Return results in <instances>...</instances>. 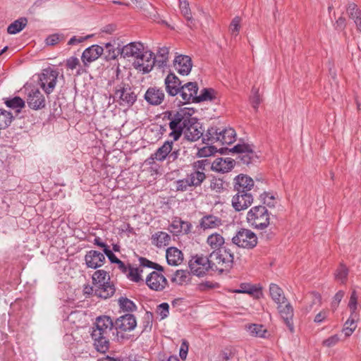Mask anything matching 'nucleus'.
I'll list each match as a JSON object with an SVG mask.
<instances>
[{
	"label": "nucleus",
	"instance_id": "obj_1",
	"mask_svg": "<svg viewBox=\"0 0 361 361\" xmlns=\"http://www.w3.org/2000/svg\"><path fill=\"white\" fill-rule=\"evenodd\" d=\"M210 163L207 159H201L194 161L191 164L192 170L188 173L185 178L177 180L175 184L176 191L185 192L192 190V189L200 187L202 183L206 180L205 174L206 167Z\"/></svg>",
	"mask_w": 361,
	"mask_h": 361
},
{
	"label": "nucleus",
	"instance_id": "obj_2",
	"mask_svg": "<svg viewBox=\"0 0 361 361\" xmlns=\"http://www.w3.org/2000/svg\"><path fill=\"white\" fill-rule=\"evenodd\" d=\"M113 326L111 317H97L91 335L94 340V345L98 352L104 353L108 350L109 341L106 335L112 329Z\"/></svg>",
	"mask_w": 361,
	"mask_h": 361
},
{
	"label": "nucleus",
	"instance_id": "obj_3",
	"mask_svg": "<svg viewBox=\"0 0 361 361\" xmlns=\"http://www.w3.org/2000/svg\"><path fill=\"white\" fill-rule=\"evenodd\" d=\"M222 250H214L208 256L210 272L222 274L228 272L233 267L234 255L231 248L226 246Z\"/></svg>",
	"mask_w": 361,
	"mask_h": 361
},
{
	"label": "nucleus",
	"instance_id": "obj_4",
	"mask_svg": "<svg viewBox=\"0 0 361 361\" xmlns=\"http://www.w3.org/2000/svg\"><path fill=\"white\" fill-rule=\"evenodd\" d=\"M92 280L95 287L94 294L97 297L107 299L115 293V286L110 281V276L106 271L102 269L95 271Z\"/></svg>",
	"mask_w": 361,
	"mask_h": 361
},
{
	"label": "nucleus",
	"instance_id": "obj_5",
	"mask_svg": "<svg viewBox=\"0 0 361 361\" xmlns=\"http://www.w3.org/2000/svg\"><path fill=\"white\" fill-rule=\"evenodd\" d=\"M246 219L252 228L264 230L270 224V213L264 206H255L247 212Z\"/></svg>",
	"mask_w": 361,
	"mask_h": 361
},
{
	"label": "nucleus",
	"instance_id": "obj_6",
	"mask_svg": "<svg viewBox=\"0 0 361 361\" xmlns=\"http://www.w3.org/2000/svg\"><path fill=\"white\" fill-rule=\"evenodd\" d=\"M191 115L184 109H180L177 111L176 116L174 119L169 123L171 132L169 136L173 137V141L178 140L182 134H184L188 125L191 122Z\"/></svg>",
	"mask_w": 361,
	"mask_h": 361
},
{
	"label": "nucleus",
	"instance_id": "obj_7",
	"mask_svg": "<svg viewBox=\"0 0 361 361\" xmlns=\"http://www.w3.org/2000/svg\"><path fill=\"white\" fill-rule=\"evenodd\" d=\"M230 151L238 154L236 160L239 164L248 166L258 159V156L254 151L252 146L248 144H238Z\"/></svg>",
	"mask_w": 361,
	"mask_h": 361
},
{
	"label": "nucleus",
	"instance_id": "obj_8",
	"mask_svg": "<svg viewBox=\"0 0 361 361\" xmlns=\"http://www.w3.org/2000/svg\"><path fill=\"white\" fill-rule=\"evenodd\" d=\"M232 243L239 247L252 249L257 244V237L251 230L240 228L232 238Z\"/></svg>",
	"mask_w": 361,
	"mask_h": 361
},
{
	"label": "nucleus",
	"instance_id": "obj_9",
	"mask_svg": "<svg viewBox=\"0 0 361 361\" xmlns=\"http://www.w3.org/2000/svg\"><path fill=\"white\" fill-rule=\"evenodd\" d=\"M115 97L122 106L130 107L137 100V95L128 84L121 82L116 87Z\"/></svg>",
	"mask_w": 361,
	"mask_h": 361
},
{
	"label": "nucleus",
	"instance_id": "obj_10",
	"mask_svg": "<svg viewBox=\"0 0 361 361\" xmlns=\"http://www.w3.org/2000/svg\"><path fill=\"white\" fill-rule=\"evenodd\" d=\"M191 274L197 276H203L210 272L208 256L196 255L192 256L188 262Z\"/></svg>",
	"mask_w": 361,
	"mask_h": 361
},
{
	"label": "nucleus",
	"instance_id": "obj_11",
	"mask_svg": "<svg viewBox=\"0 0 361 361\" xmlns=\"http://www.w3.org/2000/svg\"><path fill=\"white\" fill-rule=\"evenodd\" d=\"M133 67L142 73H149L155 66V56L151 51H143L133 63Z\"/></svg>",
	"mask_w": 361,
	"mask_h": 361
},
{
	"label": "nucleus",
	"instance_id": "obj_12",
	"mask_svg": "<svg viewBox=\"0 0 361 361\" xmlns=\"http://www.w3.org/2000/svg\"><path fill=\"white\" fill-rule=\"evenodd\" d=\"M58 76L59 71L56 70H53L51 68L43 70V72L39 77V81L40 86L46 94H49L54 91L56 85Z\"/></svg>",
	"mask_w": 361,
	"mask_h": 361
},
{
	"label": "nucleus",
	"instance_id": "obj_13",
	"mask_svg": "<svg viewBox=\"0 0 361 361\" xmlns=\"http://www.w3.org/2000/svg\"><path fill=\"white\" fill-rule=\"evenodd\" d=\"M252 202L253 196L250 192H237L231 200L232 207L236 212L245 210Z\"/></svg>",
	"mask_w": 361,
	"mask_h": 361
},
{
	"label": "nucleus",
	"instance_id": "obj_14",
	"mask_svg": "<svg viewBox=\"0 0 361 361\" xmlns=\"http://www.w3.org/2000/svg\"><path fill=\"white\" fill-rule=\"evenodd\" d=\"M26 101L28 106L34 110L41 109L45 106V98L37 87H32L29 90Z\"/></svg>",
	"mask_w": 361,
	"mask_h": 361
},
{
	"label": "nucleus",
	"instance_id": "obj_15",
	"mask_svg": "<svg viewBox=\"0 0 361 361\" xmlns=\"http://www.w3.org/2000/svg\"><path fill=\"white\" fill-rule=\"evenodd\" d=\"M145 281L150 289L156 291H161L168 286L166 277L161 273L156 271L151 272L146 278Z\"/></svg>",
	"mask_w": 361,
	"mask_h": 361
},
{
	"label": "nucleus",
	"instance_id": "obj_16",
	"mask_svg": "<svg viewBox=\"0 0 361 361\" xmlns=\"http://www.w3.org/2000/svg\"><path fill=\"white\" fill-rule=\"evenodd\" d=\"M164 90L155 86L149 87L144 95L145 100L152 106L160 105L164 102Z\"/></svg>",
	"mask_w": 361,
	"mask_h": 361
},
{
	"label": "nucleus",
	"instance_id": "obj_17",
	"mask_svg": "<svg viewBox=\"0 0 361 361\" xmlns=\"http://www.w3.org/2000/svg\"><path fill=\"white\" fill-rule=\"evenodd\" d=\"M190 121L192 122L188 125L184 133V137L187 140L194 142L202 137L203 133L202 126L196 118L192 117Z\"/></svg>",
	"mask_w": 361,
	"mask_h": 361
},
{
	"label": "nucleus",
	"instance_id": "obj_18",
	"mask_svg": "<svg viewBox=\"0 0 361 361\" xmlns=\"http://www.w3.org/2000/svg\"><path fill=\"white\" fill-rule=\"evenodd\" d=\"M105 259L104 255L97 250H90L85 255L86 266L93 269L101 267L104 264Z\"/></svg>",
	"mask_w": 361,
	"mask_h": 361
},
{
	"label": "nucleus",
	"instance_id": "obj_19",
	"mask_svg": "<svg viewBox=\"0 0 361 361\" xmlns=\"http://www.w3.org/2000/svg\"><path fill=\"white\" fill-rule=\"evenodd\" d=\"M173 66L179 74L187 75L190 73L192 67V60L186 55L177 56L173 61Z\"/></svg>",
	"mask_w": 361,
	"mask_h": 361
},
{
	"label": "nucleus",
	"instance_id": "obj_20",
	"mask_svg": "<svg viewBox=\"0 0 361 361\" xmlns=\"http://www.w3.org/2000/svg\"><path fill=\"white\" fill-rule=\"evenodd\" d=\"M197 91L198 86L195 82H189L183 85L180 92L183 102L185 104L195 102Z\"/></svg>",
	"mask_w": 361,
	"mask_h": 361
},
{
	"label": "nucleus",
	"instance_id": "obj_21",
	"mask_svg": "<svg viewBox=\"0 0 361 361\" xmlns=\"http://www.w3.org/2000/svg\"><path fill=\"white\" fill-rule=\"evenodd\" d=\"M164 83L166 90L169 95L176 96L180 92L183 85L180 79L174 73L168 74L164 80Z\"/></svg>",
	"mask_w": 361,
	"mask_h": 361
},
{
	"label": "nucleus",
	"instance_id": "obj_22",
	"mask_svg": "<svg viewBox=\"0 0 361 361\" xmlns=\"http://www.w3.org/2000/svg\"><path fill=\"white\" fill-rule=\"evenodd\" d=\"M104 52V47L94 44L85 49L82 54V61L85 66L97 60Z\"/></svg>",
	"mask_w": 361,
	"mask_h": 361
},
{
	"label": "nucleus",
	"instance_id": "obj_23",
	"mask_svg": "<svg viewBox=\"0 0 361 361\" xmlns=\"http://www.w3.org/2000/svg\"><path fill=\"white\" fill-rule=\"evenodd\" d=\"M144 51L143 44L140 42H130L123 46L120 51L121 55L123 58L135 57V59Z\"/></svg>",
	"mask_w": 361,
	"mask_h": 361
},
{
	"label": "nucleus",
	"instance_id": "obj_24",
	"mask_svg": "<svg viewBox=\"0 0 361 361\" xmlns=\"http://www.w3.org/2000/svg\"><path fill=\"white\" fill-rule=\"evenodd\" d=\"M235 164V161L231 158H216L212 164L213 171L227 173L232 170Z\"/></svg>",
	"mask_w": 361,
	"mask_h": 361
},
{
	"label": "nucleus",
	"instance_id": "obj_25",
	"mask_svg": "<svg viewBox=\"0 0 361 361\" xmlns=\"http://www.w3.org/2000/svg\"><path fill=\"white\" fill-rule=\"evenodd\" d=\"M173 141L166 140L159 147L154 153L151 154L150 158L152 160L162 162L168 159L169 152L173 149Z\"/></svg>",
	"mask_w": 361,
	"mask_h": 361
},
{
	"label": "nucleus",
	"instance_id": "obj_26",
	"mask_svg": "<svg viewBox=\"0 0 361 361\" xmlns=\"http://www.w3.org/2000/svg\"><path fill=\"white\" fill-rule=\"evenodd\" d=\"M234 189L237 192H249L254 186L253 180L246 175H238L235 178Z\"/></svg>",
	"mask_w": 361,
	"mask_h": 361
},
{
	"label": "nucleus",
	"instance_id": "obj_27",
	"mask_svg": "<svg viewBox=\"0 0 361 361\" xmlns=\"http://www.w3.org/2000/svg\"><path fill=\"white\" fill-rule=\"evenodd\" d=\"M136 325L135 317H117L113 327L121 331H127L133 330Z\"/></svg>",
	"mask_w": 361,
	"mask_h": 361
},
{
	"label": "nucleus",
	"instance_id": "obj_28",
	"mask_svg": "<svg viewBox=\"0 0 361 361\" xmlns=\"http://www.w3.org/2000/svg\"><path fill=\"white\" fill-rule=\"evenodd\" d=\"M233 293H247L256 298H259L262 295V288L257 285L248 283H242L238 289L234 290Z\"/></svg>",
	"mask_w": 361,
	"mask_h": 361
},
{
	"label": "nucleus",
	"instance_id": "obj_29",
	"mask_svg": "<svg viewBox=\"0 0 361 361\" xmlns=\"http://www.w3.org/2000/svg\"><path fill=\"white\" fill-rule=\"evenodd\" d=\"M167 263L171 266H178L183 261V254L175 247H169L166 253Z\"/></svg>",
	"mask_w": 361,
	"mask_h": 361
},
{
	"label": "nucleus",
	"instance_id": "obj_30",
	"mask_svg": "<svg viewBox=\"0 0 361 361\" xmlns=\"http://www.w3.org/2000/svg\"><path fill=\"white\" fill-rule=\"evenodd\" d=\"M118 303L121 310L126 312L123 316H134L131 313L137 310V306L133 301L126 297H121L118 300Z\"/></svg>",
	"mask_w": 361,
	"mask_h": 361
},
{
	"label": "nucleus",
	"instance_id": "obj_31",
	"mask_svg": "<svg viewBox=\"0 0 361 361\" xmlns=\"http://www.w3.org/2000/svg\"><path fill=\"white\" fill-rule=\"evenodd\" d=\"M221 225V220L214 215L204 216L200 221V226L203 229L214 228Z\"/></svg>",
	"mask_w": 361,
	"mask_h": 361
},
{
	"label": "nucleus",
	"instance_id": "obj_32",
	"mask_svg": "<svg viewBox=\"0 0 361 361\" xmlns=\"http://www.w3.org/2000/svg\"><path fill=\"white\" fill-rule=\"evenodd\" d=\"M221 128L212 126L208 128L206 134L203 136V141L208 144H214L219 142Z\"/></svg>",
	"mask_w": 361,
	"mask_h": 361
},
{
	"label": "nucleus",
	"instance_id": "obj_33",
	"mask_svg": "<svg viewBox=\"0 0 361 361\" xmlns=\"http://www.w3.org/2000/svg\"><path fill=\"white\" fill-rule=\"evenodd\" d=\"M224 243V237L218 233H214L209 235L207 239V243L214 250H221L220 248Z\"/></svg>",
	"mask_w": 361,
	"mask_h": 361
},
{
	"label": "nucleus",
	"instance_id": "obj_34",
	"mask_svg": "<svg viewBox=\"0 0 361 361\" xmlns=\"http://www.w3.org/2000/svg\"><path fill=\"white\" fill-rule=\"evenodd\" d=\"M235 132L234 129L221 128L219 142L222 145H230L235 141Z\"/></svg>",
	"mask_w": 361,
	"mask_h": 361
},
{
	"label": "nucleus",
	"instance_id": "obj_35",
	"mask_svg": "<svg viewBox=\"0 0 361 361\" xmlns=\"http://www.w3.org/2000/svg\"><path fill=\"white\" fill-rule=\"evenodd\" d=\"M216 98V92L212 88H204L200 94L195 98V102L199 103L204 101H213Z\"/></svg>",
	"mask_w": 361,
	"mask_h": 361
},
{
	"label": "nucleus",
	"instance_id": "obj_36",
	"mask_svg": "<svg viewBox=\"0 0 361 361\" xmlns=\"http://www.w3.org/2000/svg\"><path fill=\"white\" fill-rule=\"evenodd\" d=\"M152 243L157 247L166 246L171 240L170 235L163 231L157 232L152 236Z\"/></svg>",
	"mask_w": 361,
	"mask_h": 361
},
{
	"label": "nucleus",
	"instance_id": "obj_37",
	"mask_svg": "<svg viewBox=\"0 0 361 361\" xmlns=\"http://www.w3.org/2000/svg\"><path fill=\"white\" fill-rule=\"evenodd\" d=\"M27 23V20L26 18H20L8 25L7 32L11 35H15L23 30Z\"/></svg>",
	"mask_w": 361,
	"mask_h": 361
},
{
	"label": "nucleus",
	"instance_id": "obj_38",
	"mask_svg": "<svg viewBox=\"0 0 361 361\" xmlns=\"http://www.w3.org/2000/svg\"><path fill=\"white\" fill-rule=\"evenodd\" d=\"M269 295L275 303L284 301V299L286 298L283 290L275 283H271L269 286Z\"/></svg>",
	"mask_w": 361,
	"mask_h": 361
},
{
	"label": "nucleus",
	"instance_id": "obj_39",
	"mask_svg": "<svg viewBox=\"0 0 361 361\" xmlns=\"http://www.w3.org/2000/svg\"><path fill=\"white\" fill-rule=\"evenodd\" d=\"M247 331L252 336L265 338L267 334L266 328L261 324H252L246 326Z\"/></svg>",
	"mask_w": 361,
	"mask_h": 361
},
{
	"label": "nucleus",
	"instance_id": "obj_40",
	"mask_svg": "<svg viewBox=\"0 0 361 361\" xmlns=\"http://www.w3.org/2000/svg\"><path fill=\"white\" fill-rule=\"evenodd\" d=\"M142 271L143 269L141 267H133L129 264V268L128 269V271L126 275L130 281L139 283L142 281L141 277Z\"/></svg>",
	"mask_w": 361,
	"mask_h": 361
},
{
	"label": "nucleus",
	"instance_id": "obj_41",
	"mask_svg": "<svg viewBox=\"0 0 361 361\" xmlns=\"http://www.w3.org/2000/svg\"><path fill=\"white\" fill-rule=\"evenodd\" d=\"M276 303L277 304V310L281 314H293V308L287 298L284 299V301H280L279 302Z\"/></svg>",
	"mask_w": 361,
	"mask_h": 361
},
{
	"label": "nucleus",
	"instance_id": "obj_42",
	"mask_svg": "<svg viewBox=\"0 0 361 361\" xmlns=\"http://www.w3.org/2000/svg\"><path fill=\"white\" fill-rule=\"evenodd\" d=\"M5 104L8 107L17 109L18 111L25 106V101L20 97H14L12 99H8L5 102Z\"/></svg>",
	"mask_w": 361,
	"mask_h": 361
},
{
	"label": "nucleus",
	"instance_id": "obj_43",
	"mask_svg": "<svg viewBox=\"0 0 361 361\" xmlns=\"http://www.w3.org/2000/svg\"><path fill=\"white\" fill-rule=\"evenodd\" d=\"M259 200L267 207L272 208L276 206V201L274 195L268 192H264L259 195Z\"/></svg>",
	"mask_w": 361,
	"mask_h": 361
},
{
	"label": "nucleus",
	"instance_id": "obj_44",
	"mask_svg": "<svg viewBox=\"0 0 361 361\" xmlns=\"http://www.w3.org/2000/svg\"><path fill=\"white\" fill-rule=\"evenodd\" d=\"M12 115L10 112L0 109V130L7 128L12 121Z\"/></svg>",
	"mask_w": 361,
	"mask_h": 361
},
{
	"label": "nucleus",
	"instance_id": "obj_45",
	"mask_svg": "<svg viewBox=\"0 0 361 361\" xmlns=\"http://www.w3.org/2000/svg\"><path fill=\"white\" fill-rule=\"evenodd\" d=\"M188 274L189 273L186 270H177L172 277L171 281L177 283L178 284H182L186 281Z\"/></svg>",
	"mask_w": 361,
	"mask_h": 361
},
{
	"label": "nucleus",
	"instance_id": "obj_46",
	"mask_svg": "<svg viewBox=\"0 0 361 361\" xmlns=\"http://www.w3.org/2000/svg\"><path fill=\"white\" fill-rule=\"evenodd\" d=\"M348 274V270L347 267L343 264H341L335 273V277L342 283H344L347 279Z\"/></svg>",
	"mask_w": 361,
	"mask_h": 361
},
{
	"label": "nucleus",
	"instance_id": "obj_47",
	"mask_svg": "<svg viewBox=\"0 0 361 361\" xmlns=\"http://www.w3.org/2000/svg\"><path fill=\"white\" fill-rule=\"evenodd\" d=\"M356 327V322L353 319H348L344 324L343 331L345 334V336H350L355 330Z\"/></svg>",
	"mask_w": 361,
	"mask_h": 361
},
{
	"label": "nucleus",
	"instance_id": "obj_48",
	"mask_svg": "<svg viewBox=\"0 0 361 361\" xmlns=\"http://www.w3.org/2000/svg\"><path fill=\"white\" fill-rule=\"evenodd\" d=\"M216 152V148L214 146H206L198 149L197 155L199 157H207L213 155Z\"/></svg>",
	"mask_w": 361,
	"mask_h": 361
},
{
	"label": "nucleus",
	"instance_id": "obj_49",
	"mask_svg": "<svg viewBox=\"0 0 361 361\" xmlns=\"http://www.w3.org/2000/svg\"><path fill=\"white\" fill-rule=\"evenodd\" d=\"M347 12L349 15V17L354 21L361 16L360 11L358 9L357 5L353 3L348 5Z\"/></svg>",
	"mask_w": 361,
	"mask_h": 361
},
{
	"label": "nucleus",
	"instance_id": "obj_50",
	"mask_svg": "<svg viewBox=\"0 0 361 361\" xmlns=\"http://www.w3.org/2000/svg\"><path fill=\"white\" fill-rule=\"evenodd\" d=\"M106 51L107 54L106 55V58L109 60L114 59L116 58L118 54L120 53L121 50L116 51L114 46L111 43H106L105 47L104 48V51Z\"/></svg>",
	"mask_w": 361,
	"mask_h": 361
},
{
	"label": "nucleus",
	"instance_id": "obj_51",
	"mask_svg": "<svg viewBox=\"0 0 361 361\" xmlns=\"http://www.w3.org/2000/svg\"><path fill=\"white\" fill-rule=\"evenodd\" d=\"M357 299L358 297L357 295V292L355 290H353L351 293V295L348 302V307L350 310L351 315L355 313V310L357 307Z\"/></svg>",
	"mask_w": 361,
	"mask_h": 361
},
{
	"label": "nucleus",
	"instance_id": "obj_52",
	"mask_svg": "<svg viewBox=\"0 0 361 361\" xmlns=\"http://www.w3.org/2000/svg\"><path fill=\"white\" fill-rule=\"evenodd\" d=\"M183 224V220L180 218L176 217L171 224L170 225L171 232L179 235L181 233V225Z\"/></svg>",
	"mask_w": 361,
	"mask_h": 361
},
{
	"label": "nucleus",
	"instance_id": "obj_53",
	"mask_svg": "<svg viewBox=\"0 0 361 361\" xmlns=\"http://www.w3.org/2000/svg\"><path fill=\"white\" fill-rule=\"evenodd\" d=\"M240 18L238 16L235 17L230 25V31L233 36L236 37L240 30Z\"/></svg>",
	"mask_w": 361,
	"mask_h": 361
},
{
	"label": "nucleus",
	"instance_id": "obj_54",
	"mask_svg": "<svg viewBox=\"0 0 361 361\" xmlns=\"http://www.w3.org/2000/svg\"><path fill=\"white\" fill-rule=\"evenodd\" d=\"M180 9L185 18H190L192 15L188 3L185 0H179Z\"/></svg>",
	"mask_w": 361,
	"mask_h": 361
},
{
	"label": "nucleus",
	"instance_id": "obj_55",
	"mask_svg": "<svg viewBox=\"0 0 361 361\" xmlns=\"http://www.w3.org/2000/svg\"><path fill=\"white\" fill-rule=\"evenodd\" d=\"M169 313V305L163 302L157 307V314L159 316H168Z\"/></svg>",
	"mask_w": 361,
	"mask_h": 361
},
{
	"label": "nucleus",
	"instance_id": "obj_56",
	"mask_svg": "<svg viewBox=\"0 0 361 361\" xmlns=\"http://www.w3.org/2000/svg\"><path fill=\"white\" fill-rule=\"evenodd\" d=\"M180 148H173V149L171 151V152H169V157H168V163H173L174 161H176L180 157Z\"/></svg>",
	"mask_w": 361,
	"mask_h": 361
},
{
	"label": "nucleus",
	"instance_id": "obj_57",
	"mask_svg": "<svg viewBox=\"0 0 361 361\" xmlns=\"http://www.w3.org/2000/svg\"><path fill=\"white\" fill-rule=\"evenodd\" d=\"M61 40V36L58 34H54L49 35L47 39H45L46 44L47 45H55L58 44Z\"/></svg>",
	"mask_w": 361,
	"mask_h": 361
},
{
	"label": "nucleus",
	"instance_id": "obj_58",
	"mask_svg": "<svg viewBox=\"0 0 361 361\" xmlns=\"http://www.w3.org/2000/svg\"><path fill=\"white\" fill-rule=\"evenodd\" d=\"M340 340L338 335H334L323 341V344L326 347H331L336 345Z\"/></svg>",
	"mask_w": 361,
	"mask_h": 361
},
{
	"label": "nucleus",
	"instance_id": "obj_59",
	"mask_svg": "<svg viewBox=\"0 0 361 361\" xmlns=\"http://www.w3.org/2000/svg\"><path fill=\"white\" fill-rule=\"evenodd\" d=\"M210 188L216 192H220L224 188V182L221 179H214L211 182Z\"/></svg>",
	"mask_w": 361,
	"mask_h": 361
},
{
	"label": "nucleus",
	"instance_id": "obj_60",
	"mask_svg": "<svg viewBox=\"0 0 361 361\" xmlns=\"http://www.w3.org/2000/svg\"><path fill=\"white\" fill-rule=\"evenodd\" d=\"M344 295H345V292L343 290H339L336 293V295H334V297L333 298L332 302H331V305L333 307H338V304L340 303V302L342 300L343 298L344 297Z\"/></svg>",
	"mask_w": 361,
	"mask_h": 361
},
{
	"label": "nucleus",
	"instance_id": "obj_61",
	"mask_svg": "<svg viewBox=\"0 0 361 361\" xmlns=\"http://www.w3.org/2000/svg\"><path fill=\"white\" fill-rule=\"evenodd\" d=\"M79 63V59L74 56L70 57L66 61V66L71 70L75 69Z\"/></svg>",
	"mask_w": 361,
	"mask_h": 361
},
{
	"label": "nucleus",
	"instance_id": "obj_62",
	"mask_svg": "<svg viewBox=\"0 0 361 361\" xmlns=\"http://www.w3.org/2000/svg\"><path fill=\"white\" fill-rule=\"evenodd\" d=\"M260 102L261 100L258 94V91H256L254 92L253 96L251 97L252 106L255 110L258 109Z\"/></svg>",
	"mask_w": 361,
	"mask_h": 361
},
{
	"label": "nucleus",
	"instance_id": "obj_63",
	"mask_svg": "<svg viewBox=\"0 0 361 361\" xmlns=\"http://www.w3.org/2000/svg\"><path fill=\"white\" fill-rule=\"evenodd\" d=\"M188 352V345L185 342L181 344L179 355L182 360H185Z\"/></svg>",
	"mask_w": 361,
	"mask_h": 361
},
{
	"label": "nucleus",
	"instance_id": "obj_64",
	"mask_svg": "<svg viewBox=\"0 0 361 361\" xmlns=\"http://www.w3.org/2000/svg\"><path fill=\"white\" fill-rule=\"evenodd\" d=\"M192 224L189 221H183L181 225V233L188 234L191 232Z\"/></svg>",
	"mask_w": 361,
	"mask_h": 361
}]
</instances>
